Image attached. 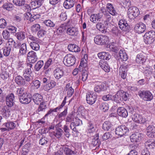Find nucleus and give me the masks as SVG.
<instances>
[{
	"mask_svg": "<svg viewBox=\"0 0 155 155\" xmlns=\"http://www.w3.org/2000/svg\"><path fill=\"white\" fill-rule=\"evenodd\" d=\"M147 134L150 137H155V127L149 125L147 128Z\"/></svg>",
	"mask_w": 155,
	"mask_h": 155,
	"instance_id": "16",
	"label": "nucleus"
},
{
	"mask_svg": "<svg viewBox=\"0 0 155 155\" xmlns=\"http://www.w3.org/2000/svg\"><path fill=\"white\" fill-rule=\"evenodd\" d=\"M132 120L138 123H144L146 122V119L143 117L137 114H135L132 116Z\"/></svg>",
	"mask_w": 155,
	"mask_h": 155,
	"instance_id": "15",
	"label": "nucleus"
},
{
	"mask_svg": "<svg viewBox=\"0 0 155 155\" xmlns=\"http://www.w3.org/2000/svg\"><path fill=\"white\" fill-rule=\"evenodd\" d=\"M134 29L135 32L138 34L143 33L146 29V26L142 22L137 24L135 26Z\"/></svg>",
	"mask_w": 155,
	"mask_h": 155,
	"instance_id": "13",
	"label": "nucleus"
},
{
	"mask_svg": "<svg viewBox=\"0 0 155 155\" xmlns=\"http://www.w3.org/2000/svg\"><path fill=\"white\" fill-rule=\"evenodd\" d=\"M145 60V59L144 58L143 54L142 53L138 54L137 55L136 59L137 62L139 63H143Z\"/></svg>",
	"mask_w": 155,
	"mask_h": 155,
	"instance_id": "39",
	"label": "nucleus"
},
{
	"mask_svg": "<svg viewBox=\"0 0 155 155\" xmlns=\"http://www.w3.org/2000/svg\"><path fill=\"white\" fill-rule=\"evenodd\" d=\"M109 105L107 103H102L100 105V109L103 112H105L109 109Z\"/></svg>",
	"mask_w": 155,
	"mask_h": 155,
	"instance_id": "47",
	"label": "nucleus"
},
{
	"mask_svg": "<svg viewBox=\"0 0 155 155\" xmlns=\"http://www.w3.org/2000/svg\"><path fill=\"white\" fill-rule=\"evenodd\" d=\"M68 50L72 52H79L80 51V48L76 45L70 44L68 46Z\"/></svg>",
	"mask_w": 155,
	"mask_h": 155,
	"instance_id": "33",
	"label": "nucleus"
},
{
	"mask_svg": "<svg viewBox=\"0 0 155 155\" xmlns=\"http://www.w3.org/2000/svg\"><path fill=\"white\" fill-rule=\"evenodd\" d=\"M44 1V0H34L31 2V5L34 8H38L42 5Z\"/></svg>",
	"mask_w": 155,
	"mask_h": 155,
	"instance_id": "36",
	"label": "nucleus"
},
{
	"mask_svg": "<svg viewBox=\"0 0 155 155\" xmlns=\"http://www.w3.org/2000/svg\"><path fill=\"white\" fill-rule=\"evenodd\" d=\"M118 115L123 117H126L128 115L127 111L126 109L123 107H120L117 110Z\"/></svg>",
	"mask_w": 155,
	"mask_h": 155,
	"instance_id": "20",
	"label": "nucleus"
},
{
	"mask_svg": "<svg viewBox=\"0 0 155 155\" xmlns=\"http://www.w3.org/2000/svg\"><path fill=\"white\" fill-rule=\"evenodd\" d=\"M42 23L46 26L50 27H53L55 26V24L49 19L45 20Z\"/></svg>",
	"mask_w": 155,
	"mask_h": 155,
	"instance_id": "50",
	"label": "nucleus"
},
{
	"mask_svg": "<svg viewBox=\"0 0 155 155\" xmlns=\"http://www.w3.org/2000/svg\"><path fill=\"white\" fill-rule=\"evenodd\" d=\"M120 93L119 91L115 95L113 96V100L117 103H119L121 101Z\"/></svg>",
	"mask_w": 155,
	"mask_h": 155,
	"instance_id": "43",
	"label": "nucleus"
},
{
	"mask_svg": "<svg viewBox=\"0 0 155 155\" xmlns=\"http://www.w3.org/2000/svg\"><path fill=\"white\" fill-rule=\"evenodd\" d=\"M97 98V95L94 93L89 92L86 95V100L87 103L90 105L94 104L96 102Z\"/></svg>",
	"mask_w": 155,
	"mask_h": 155,
	"instance_id": "9",
	"label": "nucleus"
},
{
	"mask_svg": "<svg viewBox=\"0 0 155 155\" xmlns=\"http://www.w3.org/2000/svg\"><path fill=\"white\" fill-rule=\"evenodd\" d=\"M119 56L122 60L123 61H126L128 58L127 54L122 50L120 51Z\"/></svg>",
	"mask_w": 155,
	"mask_h": 155,
	"instance_id": "45",
	"label": "nucleus"
},
{
	"mask_svg": "<svg viewBox=\"0 0 155 155\" xmlns=\"http://www.w3.org/2000/svg\"><path fill=\"white\" fill-rule=\"evenodd\" d=\"M26 35L25 31H21L15 34V36L17 39L19 41H22L25 39Z\"/></svg>",
	"mask_w": 155,
	"mask_h": 155,
	"instance_id": "30",
	"label": "nucleus"
},
{
	"mask_svg": "<svg viewBox=\"0 0 155 155\" xmlns=\"http://www.w3.org/2000/svg\"><path fill=\"white\" fill-rule=\"evenodd\" d=\"M44 64V61L42 60L38 61L35 64L34 67V69L35 71H39L41 68L43 66Z\"/></svg>",
	"mask_w": 155,
	"mask_h": 155,
	"instance_id": "40",
	"label": "nucleus"
},
{
	"mask_svg": "<svg viewBox=\"0 0 155 155\" xmlns=\"http://www.w3.org/2000/svg\"><path fill=\"white\" fill-rule=\"evenodd\" d=\"M91 139L92 140L91 143L94 146H99L101 144V142L99 139L98 134H96L94 136L92 137Z\"/></svg>",
	"mask_w": 155,
	"mask_h": 155,
	"instance_id": "27",
	"label": "nucleus"
},
{
	"mask_svg": "<svg viewBox=\"0 0 155 155\" xmlns=\"http://www.w3.org/2000/svg\"><path fill=\"white\" fill-rule=\"evenodd\" d=\"M75 58L74 55L71 54H68L64 57L63 62L65 65L70 66L73 65L75 64Z\"/></svg>",
	"mask_w": 155,
	"mask_h": 155,
	"instance_id": "5",
	"label": "nucleus"
},
{
	"mask_svg": "<svg viewBox=\"0 0 155 155\" xmlns=\"http://www.w3.org/2000/svg\"><path fill=\"white\" fill-rule=\"evenodd\" d=\"M0 77L3 80L7 79L9 77V74L6 71V69H5L2 71L0 74Z\"/></svg>",
	"mask_w": 155,
	"mask_h": 155,
	"instance_id": "56",
	"label": "nucleus"
},
{
	"mask_svg": "<svg viewBox=\"0 0 155 155\" xmlns=\"http://www.w3.org/2000/svg\"><path fill=\"white\" fill-rule=\"evenodd\" d=\"M145 144L151 149L155 148V140L151 141L150 140H147Z\"/></svg>",
	"mask_w": 155,
	"mask_h": 155,
	"instance_id": "58",
	"label": "nucleus"
},
{
	"mask_svg": "<svg viewBox=\"0 0 155 155\" xmlns=\"http://www.w3.org/2000/svg\"><path fill=\"white\" fill-rule=\"evenodd\" d=\"M128 11H130V12L132 13L133 15L137 17L139 14L138 8L136 7L132 6L130 7L128 9Z\"/></svg>",
	"mask_w": 155,
	"mask_h": 155,
	"instance_id": "41",
	"label": "nucleus"
},
{
	"mask_svg": "<svg viewBox=\"0 0 155 155\" xmlns=\"http://www.w3.org/2000/svg\"><path fill=\"white\" fill-rule=\"evenodd\" d=\"M32 99L35 104L38 105L43 101V97L38 93L35 94L32 96Z\"/></svg>",
	"mask_w": 155,
	"mask_h": 155,
	"instance_id": "21",
	"label": "nucleus"
},
{
	"mask_svg": "<svg viewBox=\"0 0 155 155\" xmlns=\"http://www.w3.org/2000/svg\"><path fill=\"white\" fill-rule=\"evenodd\" d=\"M129 131L128 128L124 125H121L117 127L115 130V134L121 137Z\"/></svg>",
	"mask_w": 155,
	"mask_h": 155,
	"instance_id": "8",
	"label": "nucleus"
},
{
	"mask_svg": "<svg viewBox=\"0 0 155 155\" xmlns=\"http://www.w3.org/2000/svg\"><path fill=\"white\" fill-rule=\"evenodd\" d=\"M38 42H31L30 43V46L31 48L35 51H38L39 50L40 46Z\"/></svg>",
	"mask_w": 155,
	"mask_h": 155,
	"instance_id": "38",
	"label": "nucleus"
},
{
	"mask_svg": "<svg viewBox=\"0 0 155 155\" xmlns=\"http://www.w3.org/2000/svg\"><path fill=\"white\" fill-rule=\"evenodd\" d=\"M118 25L120 28L123 31L128 32L130 29V25L127 23V21L124 19L120 20L119 21Z\"/></svg>",
	"mask_w": 155,
	"mask_h": 155,
	"instance_id": "10",
	"label": "nucleus"
},
{
	"mask_svg": "<svg viewBox=\"0 0 155 155\" xmlns=\"http://www.w3.org/2000/svg\"><path fill=\"white\" fill-rule=\"evenodd\" d=\"M13 7V5L10 3H6L2 6V7L8 11L11 10Z\"/></svg>",
	"mask_w": 155,
	"mask_h": 155,
	"instance_id": "59",
	"label": "nucleus"
},
{
	"mask_svg": "<svg viewBox=\"0 0 155 155\" xmlns=\"http://www.w3.org/2000/svg\"><path fill=\"white\" fill-rule=\"evenodd\" d=\"M139 95L144 101H150L153 98L152 94L148 91H140L138 92Z\"/></svg>",
	"mask_w": 155,
	"mask_h": 155,
	"instance_id": "6",
	"label": "nucleus"
},
{
	"mask_svg": "<svg viewBox=\"0 0 155 155\" xmlns=\"http://www.w3.org/2000/svg\"><path fill=\"white\" fill-rule=\"evenodd\" d=\"M15 96L12 93L9 94L6 98V104L7 106L11 107L14 105Z\"/></svg>",
	"mask_w": 155,
	"mask_h": 155,
	"instance_id": "14",
	"label": "nucleus"
},
{
	"mask_svg": "<svg viewBox=\"0 0 155 155\" xmlns=\"http://www.w3.org/2000/svg\"><path fill=\"white\" fill-rule=\"evenodd\" d=\"M142 134L139 132L135 133L130 136L131 141L133 142H140L141 139Z\"/></svg>",
	"mask_w": 155,
	"mask_h": 155,
	"instance_id": "18",
	"label": "nucleus"
},
{
	"mask_svg": "<svg viewBox=\"0 0 155 155\" xmlns=\"http://www.w3.org/2000/svg\"><path fill=\"white\" fill-rule=\"evenodd\" d=\"M38 110V112L44 110L46 108V105L45 103L43 101L39 104Z\"/></svg>",
	"mask_w": 155,
	"mask_h": 155,
	"instance_id": "57",
	"label": "nucleus"
},
{
	"mask_svg": "<svg viewBox=\"0 0 155 155\" xmlns=\"http://www.w3.org/2000/svg\"><path fill=\"white\" fill-rule=\"evenodd\" d=\"M67 33L70 35L75 36L78 35V31L77 28L72 27L68 28L67 29Z\"/></svg>",
	"mask_w": 155,
	"mask_h": 155,
	"instance_id": "26",
	"label": "nucleus"
},
{
	"mask_svg": "<svg viewBox=\"0 0 155 155\" xmlns=\"http://www.w3.org/2000/svg\"><path fill=\"white\" fill-rule=\"evenodd\" d=\"M64 91H67V96L69 97H71L74 93V89L72 88L71 84H67L64 88Z\"/></svg>",
	"mask_w": 155,
	"mask_h": 155,
	"instance_id": "29",
	"label": "nucleus"
},
{
	"mask_svg": "<svg viewBox=\"0 0 155 155\" xmlns=\"http://www.w3.org/2000/svg\"><path fill=\"white\" fill-rule=\"evenodd\" d=\"M64 74L63 68L62 67H58L54 70V75L57 79H59L62 77Z\"/></svg>",
	"mask_w": 155,
	"mask_h": 155,
	"instance_id": "12",
	"label": "nucleus"
},
{
	"mask_svg": "<svg viewBox=\"0 0 155 155\" xmlns=\"http://www.w3.org/2000/svg\"><path fill=\"white\" fill-rule=\"evenodd\" d=\"M97 28L99 31H101L102 33H105L106 32V30L105 29L104 24L101 22L98 23L96 25Z\"/></svg>",
	"mask_w": 155,
	"mask_h": 155,
	"instance_id": "44",
	"label": "nucleus"
},
{
	"mask_svg": "<svg viewBox=\"0 0 155 155\" xmlns=\"http://www.w3.org/2000/svg\"><path fill=\"white\" fill-rule=\"evenodd\" d=\"M7 25V22L6 20L4 18L0 19V28H4Z\"/></svg>",
	"mask_w": 155,
	"mask_h": 155,
	"instance_id": "64",
	"label": "nucleus"
},
{
	"mask_svg": "<svg viewBox=\"0 0 155 155\" xmlns=\"http://www.w3.org/2000/svg\"><path fill=\"white\" fill-rule=\"evenodd\" d=\"M113 126L111 122L109 121H106L103 124L102 128L106 131H108Z\"/></svg>",
	"mask_w": 155,
	"mask_h": 155,
	"instance_id": "37",
	"label": "nucleus"
},
{
	"mask_svg": "<svg viewBox=\"0 0 155 155\" xmlns=\"http://www.w3.org/2000/svg\"><path fill=\"white\" fill-rule=\"evenodd\" d=\"M99 65L101 68L105 72H108L110 71V69L108 64L106 61H100Z\"/></svg>",
	"mask_w": 155,
	"mask_h": 155,
	"instance_id": "25",
	"label": "nucleus"
},
{
	"mask_svg": "<svg viewBox=\"0 0 155 155\" xmlns=\"http://www.w3.org/2000/svg\"><path fill=\"white\" fill-rule=\"evenodd\" d=\"M25 88L24 87H19L17 88L16 90V94L18 95L19 98L24 93H25L27 92H25Z\"/></svg>",
	"mask_w": 155,
	"mask_h": 155,
	"instance_id": "48",
	"label": "nucleus"
},
{
	"mask_svg": "<svg viewBox=\"0 0 155 155\" xmlns=\"http://www.w3.org/2000/svg\"><path fill=\"white\" fill-rule=\"evenodd\" d=\"M50 78L49 77H44L42 79L43 83L47 84L44 86V89L46 91H48L54 87L56 85V83L53 80L50 81Z\"/></svg>",
	"mask_w": 155,
	"mask_h": 155,
	"instance_id": "2",
	"label": "nucleus"
},
{
	"mask_svg": "<svg viewBox=\"0 0 155 155\" xmlns=\"http://www.w3.org/2000/svg\"><path fill=\"white\" fill-rule=\"evenodd\" d=\"M97 56L98 58L104 60H108L111 58L110 54L108 52H102L98 53Z\"/></svg>",
	"mask_w": 155,
	"mask_h": 155,
	"instance_id": "24",
	"label": "nucleus"
},
{
	"mask_svg": "<svg viewBox=\"0 0 155 155\" xmlns=\"http://www.w3.org/2000/svg\"><path fill=\"white\" fill-rule=\"evenodd\" d=\"M27 58L28 61L31 63H35L38 59L36 53L33 51H31L28 53Z\"/></svg>",
	"mask_w": 155,
	"mask_h": 155,
	"instance_id": "11",
	"label": "nucleus"
},
{
	"mask_svg": "<svg viewBox=\"0 0 155 155\" xmlns=\"http://www.w3.org/2000/svg\"><path fill=\"white\" fill-rule=\"evenodd\" d=\"M101 11L103 13L106 18V20H104V22H108L111 19L110 14L113 16L116 15L117 14L112 5L110 3H108L107 4L106 9L104 7L102 8L101 9Z\"/></svg>",
	"mask_w": 155,
	"mask_h": 155,
	"instance_id": "1",
	"label": "nucleus"
},
{
	"mask_svg": "<svg viewBox=\"0 0 155 155\" xmlns=\"http://www.w3.org/2000/svg\"><path fill=\"white\" fill-rule=\"evenodd\" d=\"M74 5L73 0H66L64 2L63 5L65 8L69 9L73 7Z\"/></svg>",
	"mask_w": 155,
	"mask_h": 155,
	"instance_id": "31",
	"label": "nucleus"
},
{
	"mask_svg": "<svg viewBox=\"0 0 155 155\" xmlns=\"http://www.w3.org/2000/svg\"><path fill=\"white\" fill-rule=\"evenodd\" d=\"M61 149L62 150L64 151V152L66 155H71L72 154H75L74 151H72L67 147H63L61 148Z\"/></svg>",
	"mask_w": 155,
	"mask_h": 155,
	"instance_id": "46",
	"label": "nucleus"
},
{
	"mask_svg": "<svg viewBox=\"0 0 155 155\" xmlns=\"http://www.w3.org/2000/svg\"><path fill=\"white\" fill-rule=\"evenodd\" d=\"M46 31L44 29H41L38 31L37 35L39 38L43 37L46 34Z\"/></svg>",
	"mask_w": 155,
	"mask_h": 155,
	"instance_id": "63",
	"label": "nucleus"
},
{
	"mask_svg": "<svg viewBox=\"0 0 155 155\" xmlns=\"http://www.w3.org/2000/svg\"><path fill=\"white\" fill-rule=\"evenodd\" d=\"M48 142V139L45 137L41 138L39 140V144L42 145H45Z\"/></svg>",
	"mask_w": 155,
	"mask_h": 155,
	"instance_id": "60",
	"label": "nucleus"
},
{
	"mask_svg": "<svg viewBox=\"0 0 155 155\" xmlns=\"http://www.w3.org/2000/svg\"><path fill=\"white\" fill-rule=\"evenodd\" d=\"M103 14L101 11L99 13L92 15L90 17L91 21L94 23H96L97 21H100L103 17Z\"/></svg>",
	"mask_w": 155,
	"mask_h": 155,
	"instance_id": "17",
	"label": "nucleus"
},
{
	"mask_svg": "<svg viewBox=\"0 0 155 155\" xmlns=\"http://www.w3.org/2000/svg\"><path fill=\"white\" fill-rule=\"evenodd\" d=\"M142 70L144 75L148 77L151 75L153 71L152 68L148 67L143 68V69H142Z\"/></svg>",
	"mask_w": 155,
	"mask_h": 155,
	"instance_id": "35",
	"label": "nucleus"
},
{
	"mask_svg": "<svg viewBox=\"0 0 155 155\" xmlns=\"http://www.w3.org/2000/svg\"><path fill=\"white\" fill-rule=\"evenodd\" d=\"M119 91L120 93L121 94L120 96H121V101L123 100L124 101L127 100L129 96V94L123 90H120Z\"/></svg>",
	"mask_w": 155,
	"mask_h": 155,
	"instance_id": "42",
	"label": "nucleus"
},
{
	"mask_svg": "<svg viewBox=\"0 0 155 155\" xmlns=\"http://www.w3.org/2000/svg\"><path fill=\"white\" fill-rule=\"evenodd\" d=\"M88 72L87 71V69L83 70L82 73V80L83 81H85L87 79Z\"/></svg>",
	"mask_w": 155,
	"mask_h": 155,
	"instance_id": "55",
	"label": "nucleus"
},
{
	"mask_svg": "<svg viewBox=\"0 0 155 155\" xmlns=\"http://www.w3.org/2000/svg\"><path fill=\"white\" fill-rule=\"evenodd\" d=\"M32 96L31 94L28 92L24 93L19 97L20 102L22 104H27L30 103L32 100Z\"/></svg>",
	"mask_w": 155,
	"mask_h": 155,
	"instance_id": "7",
	"label": "nucleus"
},
{
	"mask_svg": "<svg viewBox=\"0 0 155 155\" xmlns=\"http://www.w3.org/2000/svg\"><path fill=\"white\" fill-rule=\"evenodd\" d=\"M127 69L126 65H121L119 69V72L121 77L123 79H125L127 74Z\"/></svg>",
	"mask_w": 155,
	"mask_h": 155,
	"instance_id": "23",
	"label": "nucleus"
},
{
	"mask_svg": "<svg viewBox=\"0 0 155 155\" xmlns=\"http://www.w3.org/2000/svg\"><path fill=\"white\" fill-rule=\"evenodd\" d=\"M11 49L10 47H4L0 50V58L1 59L3 57L8 56L10 53Z\"/></svg>",
	"mask_w": 155,
	"mask_h": 155,
	"instance_id": "19",
	"label": "nucleus"
},
{
	"mask_svg": "<svg viewBox=\"0 0 155 155\" xmlns=\"http://www.w3.org/2000/svg\"><path fill=\"white\" fill-rule=\"evenodd\" d=\"M155 40V32L150 31L146 32L144 35V41L147 44L152 43Z\"/></svg>",
	"mask_w": 155,
	"mask_h": 155,
	"instance_id": "4",
	"label": "nucleus"
},
{
	"mask_svg": "<svg viewBox=\"0 0 155 155\" xmlns=\"http://www.w3.org/2000/svg\"><path fill=\"white\" fill-rule=\"evenodd\" d=\"M41 28L40 25L39 24H36L33 25L31 28V31L33 33H36L40 30Z\"/></svg>",
	"mask_w": 155,
	"mask_h": 155,
	"instance_id": "49",
	"label": "nucleus"
},
{
	"mask_svg": "<svg viewBox=\"0 0 155 155\" xmlns=\"http://www.w3.org/2000/svg\"><path fill=\"white\" fill-rule=\"evenodd\" d=\"M94 41L95 43L100 45H105L109 42V38L105 35H97L94 38Z\"/></svg>",
	"mask_w": 155,
	"mask_h": 155,
	"instance_id": "3",
	"label": "nucleus"
},
{
	"mask_svg": "<svg viewBox=\"0 0 155 155\" xmlns=\"http://www.w3.org/2000/svg\"><path fill=\"white\" fill-rule=\"evenodd\" d=\"M63 129L65 132V135L67 137H69L71 134L70 133V130L68 126L66 125H64L63 128Z\"/></svg>",
	"mask_w": 155,
	"mask_h": 155,
	"instance_id": "62",
	"label": "nucleus"
},
{
	"mask_svg": "<svg viewBox=\"0 0 155 155\" xmlns=\"http://www.w3.org/2000/svg\"><path fill=\"white\" fill-rule=\"evenodd\" d=\"M25 0H13V3L16 5L21 7L23 6L25 3Z\"/></svg>",
	"mask_w": 155,
	"mask_h": 155,
	"instance_id": "52",
	"label": "nucleus"
},
{
	"mask_svg": "<svg viewBox=\"0 0 155 155\" xmlns=\"http://www.w3.org/2000/svg\"><path fill=\"white\" fill-rule=\"evenodd\" d=\"M19 54L20 55H23L26 54L27 51L26 44L24 43L21 45L20 48Z\"/></svg>",
	"mask_w": 155,
	"mask_h": 155,
	"instance_id": "32",
	"label": "nucleus"
},
{
	"mask_svg": "<svg viewBox=\"0 0 155 155\" xmlns=\"http://www.w3.org/2000/svg\"><path fill=\"white\" fill-rule=\"evenodd\" d=\"M66 99L67 97L66 96L64 97V99L63 100L61 105L60 106L56 107V108L53 109L54 110L53 111H54V112H57V110H59L64 106L66 103Z\"/></svg>",
	"mask_w": 155,
	"mask_h": 155,
	"instance_id": "53",
	"label": "nucleus"
},
{
	"mask_svg": "<svg viewBox=\"0 0 155 155\" xmlns=\"http://www.w3.org/2000/svg\"><path fill=\"white\" fill-rule=\"evenodd\" d=\"M15 83L19 86H24L26 84L25 79L19 75L15 77Z\"/></svg>",
	"mask_w": 155,
	"mask_h": 155,
	"instance_id": "28",
	"label": "nucleus"
},
{
	"mask_svg": "<svg viewBox=\"0 0 155 155\" xmlns=\"http://www.w3.org/2000/svg\"><path fill=\"white\" fill-rule=\"evenodd\" d=\"M4 125L8 128V131L14 129L16 126L15 123L12 121H8L4 124Z\"/></svg>",
	"mask_w": 155,
	"mask_h": 155,
	"instance_id": "34",
	"label": "nucleus"
},
{
	"mask_svg": "<svg viewBox=\"0 0 155 155\" xmlns=\"http://www.w3.org/2000/svg\"><path fill=\"white\" fill-rule=\"evenodd\" d=\"M56 132H54V135L57 138H59L62 136L63 130L60 128H56Z\"/></svg>",
	"mask_w": 155,
	"mask_h": 155,
	"instance_id": "51",
	"label": "nucleus"
},
{
	"mask_svg": "<svg viewBox=\"0 0 155 155\" xmlns=\"http://www.w3.org/2000/svg\"><path fill=\"white\" fill-rule=\"evenodd\" d=\"M74 119V116L73 115V113L72 112L71 113L68 114L67 116L66 120V122H71L72 121H73Z\"/></svg>",
	"mask_w": 155,
	"mask_h": 155,
	"instance_id": "61",
	"label": "nucleus"
},
{
	"mask_svg": "<svg viewBox=\"0 0 155 155\" xmlns=\"http://www.w3.org/2000/svg\"><path fill=\"white\" fill-rule=\"evenodd\" d=\"M11 110L10 107L5 106L2 108L1 112L4 117L7 118L11 115Z\"/></svg>",
	"mask_w": 155,
	"mask_h": 155,
	"instance_id": "22",
	"label": "nucleus"
},
{
	"mask_svg": "<svg viewBox=\"0 0 155 155\" xmlns=\"http://www.w3.org/2000/svg\"><path fill=\"white\" fill-rule=\"evenodd\" d=\"M67 17L66 12L64 10H62L59 16L60 20L61 21H64L67 19Z\"/></svg>",
	"mask_w": 155,
	"mask_h": 155,
	"instance_id": "54",
	"label": "nucleus"
}]
</instances>
